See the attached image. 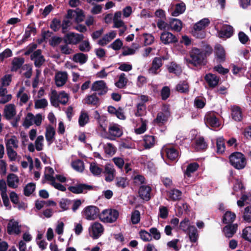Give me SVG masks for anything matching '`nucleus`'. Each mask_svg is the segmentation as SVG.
<instances>
[{"label": "nucleus", "mask_w": 251, "mask_h": 251, "mask_svg": "<svg viewBox=\"0 0 251 251\" xmlns=\"http://www.w3.org/2000/svg\"><path fill=\"white\" fill-rule=\"evenodd\" d=\"M189 224L190 220L188 218H185L180 223L179 228L183 231L185 233H186L189 230V227L191 226H189Z\"/></svg>", "instance_id": "54"}, {"label": "nucleus", "mask_w": 251, "mask_h": 251, "mask_svg": "<svg viewBox=\"0 0 251 251\" xmlns=\"http://www.w3.org/2000/svg\"><path fill=\"white\" fill-rule=\"evenodd\" d=\"M241 236L244 240L251 243V226H247L242 230Z\"/></svg>", "instance_id": "48"}, {"label": "nucleus", "mask_w": 251, "mask_h": 251, "mask_svg": "<svg viewBox=\"0 0 251 251\" xmlns=\"http://www.w3.org/2000/svg\"><path fill=\"white\" fill-rule=\"evenodd\" d=\"M170 89L168 86H164L160 92L161 99L163 100H166L170 96Z\"/></svg>", "instance_id": "58"}, {"label": "nucleus", "mask_w": 251, "mask_h": 251, "mask_svg": "<svg viewBox=\"0 0 251 251\" xmlns=\"http://www.w3.org/2000/svg\"><path fill=\"white\" fill-rule=\"evenodd\" d=\"M88 55L83 53L79 52L74 55L73 60L75 62H79L80 64H83L87 62Z\"/></svg>", "instance_id": "35"}, {"label": "nucleus", "mask_w": 251, "mask_h": 251, "mask_svg": "<svg viewBox=\"0 0 251 251\" xmlns=\"http://www.w3.org/2000/svg\"><path fill=\"white\" fill-rule=\"evenodd\" d=\"M160 40L165 45L176 43L178 42L176 37L168 31H164L161 34Z\"/></svg>", "instance_id": "11"}, {"label": "nucleus", "mask_w": 251, "mask_h": 251, "mask_svg": "<svg viewBox=\"0 0 251 251\" xmlns=\"http://www.w3.org/2000/svg\"><path fill=\"white\" fill-rule=\"evenodd\" d=\"M204 121L205 124H209L210 126H217L216 125L219 122V119L214 113H209L205 116ZM217 126H220V125L218 124Z\"/></svg>", "instance_id": "24"}, {"label": "nucleus", "mask_w": 251, "mask_h": 251, "mask_svg": "<svg viewBox=\"0 0 251 251\" xmlns=\"http://www.w3.org/2000/svg\"><path fill=\"white\" fill-rule=\"evenodd\" d=\"M139 234L141 239L144 241H150L152 239L151 233L144 229H141L139 231Z\"/></svg>", "instance_id": "56"}, {"label": "nucleus", "mask_w": 251, "mask_h": 251, "mask_svg": "<svg viewBox=\"0 0 251 251\" xmlns=\"http://www.w3.org/2000/svg\"><path fill=\"white\" fill-rule=\"evenodd\" d=\"M230 164L235 169L241 170L246 165V159L245 155L241 152L235 151L229 156Z\"/></svg>", "instance_id": "3"}, {"label": "nucleus", "mask_w": 251, "mask_h": 251, "mask_svg": "<svg viewBox=\"0 0 251 251\" xmlns=\"http://www.w3.org/2000/svg\"><path fill=\"white\" fill-rule=\"evenodd\" d=\"M72 201L68 199H62L59 202V206L63 210L69 209V206L71 204Z\"/></svg>", "instance_id": "63"}, {"label": "nucleus", "mask_w": 251, "mask_h": 251, "mask_svg": "<svg viewBox=\"0 0 251 251\" xmlns=\"http://www.w3.org/2000/svg\"><path fill=\"white\" fill-rule=\"evenodd\" d=\"M170 73H173L176 75H179L182 73V70L180 66L174 62H172L170 66L167 67Z\"/></svg>", "instance_id": "32"}, {"label": "nucleus", "mask_w": 251, "mask_h": 251, "mask_svg": "<svg viewBox=\"0 0 251 251\" xmlns=\"http://www.w3.org/2000/svg\"><path fill=\"white\" fill-rule=\"evenodd\" d=\"M151 188L149 186L142 185L140 187L139 189V196L142 199L147 201L151 199L150 194Z\"/></svg>", "instance_id": "18"}, {"label": "nucleus", "mask_w": 251, "mask_h": 251, "mask_svg": "<svg viewBox=\"0 0 251 251\" xmlns=\"http://www.w3.org/2000/svg\"><path fill=\"white\" fill-rule=\"evenodd\" d=\"M12 55V50L9 48L6 49L0 53V62H3L5 58L11 57Z\"/></svg>", "instance_id": "57"}, {"label": "nucleus", "mask_w": 251, "mask_h": 251, "mask_svg": "<svg viewBox=\"0 0 251 251\" xmlns=\"http://www.w3.org/2000/svg\"><path fill=\"white\" fill-rule=\"evenodd\" d=\"M108 223H112L115 222L119 217V212L116 209H109L108 214Z\"/></svg>", "instance_id": "44"}, {"label": "nucleus", "mask_w": 251, "mask_h": 251, "mask_svg": "<svg viewBox=\"0 0 251 251\" xmlns=\"http://www.w3.org/2000/svg\"><path fill=\"white\" fill-rule=\"evenodd\" d=\"M16 115L15 105L10 104L6 105L4 109V116L8 120H11Z\"/></svg>", "instance_id": "20"}, {"label": "nucleus", "mask_w": 251, "mask_h": 251, "mask_svg": "<svg viewBox=\"0 0 251 251\" xmlns=\"http://www.w3.org/2000/svg\"><path fill=\"white\" fill-rule=\"evenodd\" d=\"M189 84L186 81H180L176 86L177 91L182 93H187L189 92Z\"/></svg>", "instance_id": "36"}, {"label": "nucleus", "mask_w": 251, "mask_h": 251, "mask_svg": "<svg viewBox=\"0 0 251 251\" xmlns=\"http://www.w3.org/2000/svg\"><path fill=\"white\" fill-rule=\"evenodd\" d=\"M37 33L36 28L35 27L31 26L30 25H29L25 31L24 36V40H27L31 35V33H33V35H35Z\"/></svg>", "instance_id": "51"}, {"label": "nucleus", "mask_w": 251, "mask_h": 251, "mask_svg": "<svg viewBox=\"0 0 251 251\" xmlns=\"http://www.w3.org/2000/svg\"><path fill=\"white\" fill-rule=\"evenodd\" d=\"M215 59L218 63L225 62L226 60V52L224 47L220 44H217L215 47Z\"/></svg>", "instance_id": "8"}, {"label": "nucleus", "mask_w": 251, "mask_h": 251, "mask_svg": "<svg viewBox=\"0 0 251 251\" xmlns=\"http://www.w3.org/2000/svg\"><path fill=\"white\" fill-rule=\"evenodd\" d=\"M186 9V6L184 2H182L176 4L175 10L172 12V15L177 17L180 14L184 12Z\"/></svg>", "instance_id": "33"}, {"label": "nucleus", "mask_w": 251, "mask_h": 251, "mask_svg": "<svg viewBox=\"0 0 251 251\" xmlns=\"http://www.w3.org/2000/svg\"><path fill=\"white\" fill-rule=\"evenodd\" d=\"M236 218V214L231 211H226L224 215L222 222L225 224H232Z\"/></svg>", "instance_id": "29"}, {"label": "nucleus", "mask_w": 251, "mask_h": 251, "mask_svg": "<svg viewBox=\"0 0 251 251\" xmlns=\"http://www.w3.org/2000/svg\"><path fill=\"white\" fill-rule=\"evenodd\" d=\"M231 110L232 119L235 121H241L243 118L241 108L237 105H233L231 106Z\"/></svg>", "instance_id": "19"}, {"label": "nucleus", "mask_w": 251, "mask_h": 251, "mask_svg": "<svg viewBox=\"0 0 251 251\" xmlns=\"http://www.w3.org/2000/svg\"><path fill=\"white\" fill-rule=\"evenodd\" d=\"M212 52L213 49L209 45H206L204 50L193 48L189 52V57L186 58V62L194 67H200L204 65V61Z\"/></svg>", "instance_id": "1"}, {"label": "nucleus", "mask_w": 251, "mask_h": 251, "mask_svg": "<svg viewBox=\"0 0 251 251\" xmlns=\"http://www.w3.org/2000/svg\"><path fill=\"white\" fill-rule=\"evenodd\" d=\"M72 166L75 170L79 172H82L84 170V163L80 159L73 161Z\"/></svg>", "instance_id": "45"}, {"label": "nucleus", "mask_w": 251, "mask_h": 251, "mask_svg": "<svg viewBox=\"0 0 251 251\" xmlns=\"http://www.w3.org/2000/svg\"><path fill=\"white\" fill-rule=\"evenodd\" d=\"M100 209L98 207L94 205L88 206L85 208L83 214L86 219L88 220H94L99 216Z\"/></svg>", "instance_id": "7"}, {"label": "nucleus", "mask_w": 251, "mask_h": 251, "mask_svg": "<svg viewBox=\"0 0 251 251\" xmlns=\"http://www.w3.org/2000/svg\"><path fill=\"white\" fill-rule=\"evenodd\" d=\"M103 231V228L101 224L95 222L92 225V231L90 232L91 236L94 239L99 238Z\"/></svg>", "instance_id": "14"}, {"label": "nucleus", "mask_w": 251, "mask_h": 251, "mask_svg": "<svg viewBox=\"0 0 251 251\" xmlns=\"http://www.w3.org/2000/svg\"><path fill=\"white\" fill-rule=\"evenodd\" d=\"M68 189L75 194H86L88 191L92 190L93 186L86 183H77L74 186H69Z\"/></svg>", "instance_id": "4"}, {"label": "nucleus", "mask_w": 251, "mask_h": 251, "mask_svg": "<svg viewBox=\"0 0 251 251\" xmlns=\"http://www.w3.org/2000/svg\"><path fill=\"white\" fill-rule=\"evenodd\" d=\"M131 221L133 224L135 225L140 222V212L138 210H134L131 213Z\"/></svg>", "instance_id": "55"}, {"label": "nucleus", "mask_w": 251, "mask_h": 251, "mask_svg": "<svg viewBox=\"0 0 251 251\" xmlns=\"http://www.w3.org/2000/svg\"><path fill=\"white\" fill-rule=\"evenodd\" d=\"M68 79L67 73L65 72H59L55 75V82L57 87L63 86Z\"/></svg>", "instance_id": "15"}, {"label": "nucleus", "mask_w": 251, "mask_h": 251, "mask_svg": "<svg viewBox=\"0 0 251 251\" xmlns=\"http://www.w3.org/2000/svg\"><path fill=\"white\" fill-rule=\"evenodd\" d=\"M199 167V165L197 162L190 163L187 167V169L184 172V176L188 177L191 176V173L196 172Z\"/></svg>", "instance_id": "34"}, {"label": "nucleus", "mask_w": 251, "mask_h": 251, "mask_svg": "<svg viewBox=\"0 0 251 251\" xmlns=\"http://www.w3.org/2000/svg\"><path fill=\"white\" fill-rule=\"evenodd\" d=\"M163 63L161 62V59L158 57H155L153 58L151 66L149 69L150 73L156 75L157 74V71L162 66Z\"/></svg>", "instance_id": "22"}, {"label": "nucleus", "mask_w": 251, "mask_h": 251, "mask_svg": "<svg viewBox=\"0 0 251 251\" xmlns=\"http://www.w3.org/2000/svg\"><path fill=\"white\" fill-rule=\"evenodd\" d=\"M143 141V146L145 149H149L154 146L155 144V138L153 136L145 135Z\"/></svg>", "instance_id": "31"}, {"label": "nucleus", "mask_w": 251, "mask_h": 251, "mask_svg": "<svg viewBox=\"0 0 251 251\" xmlns=\"http://www.w3.org/2000/svg\"><path fill=\"white\" fill-rule=\"evenodd\" d=\"M55 130L53 126H46L45 137L49 145L53 143L54 140Z\"/></svg>", "instance_id": "23"}, {"label": "nucleus", "mask_w": 251, "mask_h": 251, "mask_svg": "<svg viewBox=\"0 0 251 251\" xmlns=\"http://www.w3.org/2000/svg\"><path fill=\"white\" fill-rule=\"evenodd\" d=\"M187 233L191 242L196 243L197 241L199 234L198 230L195 226H190Z\"/></svg>", "instance_id": "28"}, {"label": "nucleus", "mask_w": 251, "mask_h": 251, "mask_svg": "<svg viewBox=\"0 0 251 251\" xmlns=\"http://www.w3.org/2000/svg\"><path fill=\"white\" fill-rule=\"evenodd\" d=\"M42 121V116L41 114H37L35 116L32 113H28L23 126H32L33 124H35L36 126H40Z\"/></svg>", "instance_id": "6"}, {"label": "nucleus", "mask_w": 251, "mask_h": 251, "mask_svg": "<svg viewBox=\"0 0 251 251\" xmlns=\"http://www.w3.org/2000/svg\"><path fill=\"white\" fill-rule=\"evenodd\" d=\"M79 50L83 52H87L91 50V47L88 41H83L78 46Z\"/></svg>", "instance_id": "59"}, {"label": "nucleus", "mask_w": 251, "mask_h": 251, "mask_svg": "<svg viewBox=\"0 0 251 251\" xmlns=\"http://www.w3.org/2000/svg\"><path fill=\"white\" fill-rule=\"evenodd\" d=\"M182 27V22L181 20L172 18L169 21V28L170 30H174L176 32L181 31Z\"/></svg>", "instance_id": "21"}, {"label": "nucleus", "mask_w": 251, "mask_h": 251, "mask_svg": "<svg viewBox=\"0 0 251 251\" xmlns=\"http://www.w3.org/2000/svg\"><path fill=\"white\" fill-rule=\"evenodd\" d=\"M6 151L8 158L10 161H15L17 153L12 148L6 146Z\"/></svg>", "instance_id": "60"}, {"label": "nucleus", "mask_w": 251, "mask_h": 251, "mask_svg": "<svg viewBox=\"0 0 251 251\" xmlns=\"http://www.w3.org/2000/svg\"><path fill=\"white\" fill-rule=\"evenodd\" d=\"M75 23L78 24L83 22L85 17V15L83 10L77 8L75 9Z\"/></svg>", "instance_id": "43"}, {"label": "nucleus", "mask_w": 251, "mask_h": 251, "mask_svg": "<svg viewBox=\"0 0 251 251\" xmlns=\"http://www.w3.org/2000/svg\"><path fill=\"white\" fill-rule=\"evenodd\" d=\"M116 185L118 187H121L123 189H124L128 185V182L127 180V178L126 177H116Z\"/></svg>", "instance_id": "47"}, {"label": "nucleus", "mask_w": 251, "mask_h": 251, "mask_svg": "<svg viewBox=\"0 0 251 251\" xmlns=\"http://www.w3.org/2000/svg\"><path fill=\"white\" fill-rule=\"evenodd\" d=\"M20 227L21 226L18 225V222L17 221H14L12 224L9 223L7 226V233L10 235L13 233L19 234L21 232Z\"/></svg>", "instance_id": "25"}, {"label": "nucleus", "mask_w": 251, "mask_h": 251, "mask_svg": "<svg viewBox=\"0 0 251 251\" xmlns=\"http://www.w3.org/2000/svg\"><path fill=\"white\" fill-rule=\"evenodd\" d=\"M90 171L94 176H99L100 175L102 169L98 166L95 163H92L90 165Z\"/></svg>", "instance_id": "50"}, {"label": "nucleus", "mask_w": 251, "mask_h": 251, "mask_svg": "<svg viewBox=\"0 0 251 251\" xmlns=\"http://www.w3.org/2000/svg\"><path fill=\"white\" fill-rule=\"evenodd\" d=\"M19 182L18 176L14 174H10L7 176V182L8 186L12 188H16L18 185L15 182L18 183Z\"/></svg>", "instance_id": "27"}, {"label": "nucleus", "mask_w": 251, "mask_h": 251, "mask_svg": "<svg viewBox=\"0 0 251 251\" xmlns=\"http://www.w3.org/2000/svg\"><path fill=\"white\" fill-rule=\"evenodd\" d=\"M168 201H178L181 200L182 192L180 190L177 189H172L167 192Z\"/></svg>", "instance_id": "17"}, {"label": "nucleus", "mask_w": 251, "mask_h": 251, "mask_svg": "<svg viewBox=\"0 0 251 251\" xmlns=\"http://www.w3.org/2000/svg\"><path fill=\"white\" fill-rule=\"evenodd\" d=\"M89 120L88 113L85 111H81L78 119L79 126H85L88 123Z\"/></svg>", "instance_id": "42"}, {"label": "nucleus", "mask_w": 251, "mask_h": 251, "mask_svg": "<svg viewBox=\"0 0 251 251\" xmlns=\"http://www.w3.org/2000/svg\"><path fill=\"white\" fill-rule=\"evenodd\" d=\"M97 130L100 132L102 138L110 140H115L116 137H121L123 133V130L119 126H109L108 131L104 126H98Z\"/></svg>", "instance_id": "2"}, {"label": "nucleus", "mask_w": 251, "mask_h": 251, "mask_svg": "<svg viewBox=\"0 0 251 251\" xmlns=\"http://www.w3.org/2000/svg\"><path fill=\"white\" fill-rule=\"evenodd\" d=\"M12 81V75H5L1 78V84L2 87L8 86Z\"/></svg>", "instance_id": "61"}, {"label": "nucleus", "mask_w": 251, "mask_h": 251, "mask_svg": "<svg viewBox=\"0 0 251 251\" xmlns=\"http://www.w3.org/2000/svg\"><path fill=\"white\" fill-rule=\"evenodd\" d=\"M237 224H227L223 229L225 235L228 238H231L236 232L237 230Z\"/></svg>", "instance_id": "16"}, {"label": "nucleus", "mask_w": 251, "mask_h": 251, "mask_svg": "<svg viewBox=\"0 0 251 251\" xmlns=\"http://www.w3.org/2000/svg\"><path fill=\"white\" fill-rule=\"evenodd\" d=\"M104 152L110 156L113 155L116 152V148L110 143H108L104 146Z\"/></svg>", "instance_id": "41"}, {"label": "nucleus", "mask_w": 251, "mask_h": 251, "mask_svg": "<svg viewBox=\"0 0 251 251\" xmlns=\"http://www.w3.org/2000/svg\"><path fill=\"white\" fill-rule=\"evenodd\" d=\"M61 26V22L60 20L55 18H53L50 24V28L54 32L59 30Z\"/></svg>", "instance_id": "46"}, {"label": "nucleus", "mask_w": 251, "mask_h": 251, "mask_svg": "<svg viewBox=\"0 0 251 251\" xmlns=\"http://www.w3.org/2000/svg\"><path fill=\"white\" fill-rule=\"evenodd\" d=\"M84 37L82 34L70 32L64 36L63 41L67 44L76 45L82 41Z\"/></svg>", "instance_id": "5"}, {"label": "nucleus", "mask_w": 251, "mask_h": 251, "mask_svg": "<svg viewBox=\"0 0 251 251\" xmlns=\"http://www.w3.org/2000/svg\"><path fill=\"white\" fill-rule=\"evenodd\" d=\"M123 45L122 40L120 39H117L110 45V47L115 50H118L121 49Z\"/></svg>", "instance_id": "64"}, {"label": "nucleus", "mask_w": 251, "mask_h": 251, "mask_svg": "<svg viewBox=\"0 0 251 251\" xmlns=\"http://www.w3.org/2000/svg\"><path fill=\"white\" fill-rule=\"evenodd\" d=\"M207 145L204 138L200 137L195 140V148L198 150H204L207 148Z\"/></svg>", "instance_id": "37"}, {"label": "nucleus", "mask_w": 251, "mask_h": 251, "mask_svg": "<svg viewBox=\"0 0 251 251\" xmlns=\"http://www.w3.org/2000/svg\"><path fill=\"white\" fill-rule=\"evenodd\" d=\"M97 93H94L91 95H89L86 98V102L88 104L97 105L99 102V98L97 97Z\"/></svg>", "instance_id": "38"}, {"label": "nucleus", "mask_w": 251, "mask_h": 251, "mask_svg": "<svg viewBox=\"0 0 251 251\" xmlns=\"http://www.w3.org/2000/svg\"><path fill=\"white\" fill-rule=\"evenodd\" d=\"M127 83V79L124 73H122L119 78L118 81L115 83V85L119 88L125 87Z\"/></svg>", "instance_id": "40"}, {"label": "nucleus", "mask_w": 251, "mask_h": 251, "mask_svg": "<svg viewBox=\"0 0 251 251\" xmlns=\"http://www.w3.org/2000/svg\"><path fill=\"white\" fill-rule=\"evenodd\" d=\"M204 79L207 83L209 87L213 88L218 85L220 77L216 75L209 73L205 75Z\"/></svg>", "instance_id": "13"}, {"label": "nucleus", "mask_w": 251, "mask_h": 251, "mask_svg": "<svg viewBox=\"0 0 251 251\" xmlns=\"http://www.w3.org/2000/svg\"><path fill=\"white\" fill-rule=\"evenodd\" d=\"M234 32L233 27L228 25H223L220 31L219 32V36L220 38H230Z\"/></svg>", "instance_id": "12"}, {"label": "nucleus", "mask_w": 251, "mask_h": 251, "mask_svg": "<svg viewBox=\"0 0 251 251\" xmlns=\"http://www.w3.org/2000/svg\"><path fill=\"white\" fill-rule=\"evenodd\" d=\"M35 184L32 182L28 183L24 189V194L26 197L30 196L35 190Z\"/></svg>", "instance_id": "39"}, {"label": "nucleus", "mask_w": 251, "mask_h": 251, "mask_svg": "<svg viewBox=\"0 0 251 251\" xmlns=\"http://www.w3.org/2000/svg\"><path fill=\"white\" fill-rule=\"evenodd\" d=\"M210 23V21L208 19L204 18L194 25V29L195 31H201L204 29Z\"/></svg>", "instance_id": "30"}, {"label": "nucleus", "mask_w": 251, "mask_h": 251, "mask_svg": "<svg viewBox=\"0 0 251 251\" xmlns=\"http://www.w3.org/2000/svg\"><path fill=\"white\" fill-rule=\"evenodd\" d=\"M243 219L247 222H251V206H248L245 208Z\"/></svg>", "instance_id": "62"}, {"label": "nucleus", "mask_w": 251, "mask_h": 251, "mask_svg": "<svg viewBox=\"0 0 251 251\" xmlns=\"http://www.w3.org/2000/svg\"><path fill=\"white\" fill-rule=\"evenodd\" d=\"M25 62V59L22 57H15L13 58L11 64V71L16 72L22 66Z\"/></svg>", "instance_id": "26"}, {"label": "nucleus", "mask_w": 251, "mask_h": 251, "mask_svg": "<svg viewBox=\"0 0 251 251\" xmlns=\"http://www.w3.org/2000/svg\"><path fill=\"white\" fill-rule=\"evenodd\" d=\"M217 152L222 153L225 151L226 147L224 140L223 138H218L217 140Z\"/></svg>", "instance_id": "53"}, {"label": "nucleus", "mask_w": 251, "mask_h": 251, "mask_svg": "<svg viewBox=\"0 0 251 251\" xmlns=\"http://www.w3.org/2000/svg\"><path fill=\"white\" fill-rule=\"evenodd\" d=\"M137 111L135 112L136 116H142L146 112V105L144 103H139L137 104Z\"/></svg>", "instance_id": "49"}, {"label": "nucleus", "mask_w": 251, "mask_h": 251, "mask_svg": "<svg viewBox=\"0 0 251 251\" xmlns=\"http://www.w3.org/2000/svg\"><path fill=\"white\" fill-rule=\"evenodd\" d=\"M91 90L98 91L97 93L99 96L105 95L107 92V87L103 80H99L94 82L92 86Z\"/></svg>", "instance_id": "10"}, {"label": "nucleus", "mask_w": 251, "mask_h": 251, "mask_svg": "<svg viewBox=\"0 0 251 251\" xmlns=\"http://www.w3.org/2000/svg\"><path fill=\"white\" fill-rule=\"evenodd\" d=\"M161 154L162 156L166 155L170 160L175 161L178 158L179 152L176 149L170 147L164 149Z\"/></svg>", "instance_id": "9"}, {"label": "nucleus", "mask_w": 251, "mask_h": 251, "mask_svg": "<svg viewBox=\"0 0 251 251\" xmlns=\"http://www.w3.org/2000/svg\"><path fill=\"white\" fill-rule=\"evenodd\" d=\"M63 41V38L58 36H54L49 40V45L53 48H54L59 45Z\"/></svg>", "instance_id": "52"}]
</instances>
